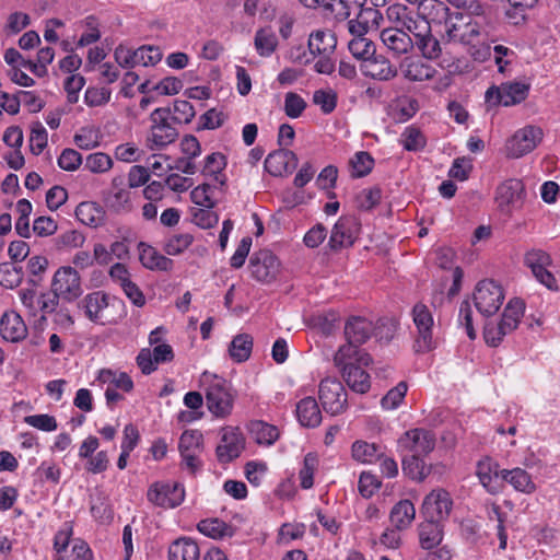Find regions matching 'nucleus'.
<instances>
[{
    "label": "nucleus",
    "instance_id": "1",
    "mask_svg": "<svg viewBox=\"0 0 560 560\" xmlns=\"http://www.w3.org/2000/svg\"><path fill=\"white\" fill-rule=\"evenodd\" d=\"M389 21L400 23L413 36L415 48L428 60H435L442 55V45L432 34L430 24H419L406 5L393 4L386 10Z\"/></svg>",
    "mask_w": 560,
    "mask_h": 560
},
{
    "label": "nucleus",
    "instance_id": "2",
    "mask_svg": "<svg viewBox=\"0 0 560 560\" xmlns=\"http://www.w3.org/2000/svg\"><path fill=\"white\" fill-rule=\"evenodd\" d=\"M374 331L373 323L365 317L351 316L345 325L347 343L341 346L334 357V362L343 363L347 358H354L360 364L369 365L371 355L360 346L365 343Z\"/></svg>",
    "mask_w": 560,
    "mask_h": 560
},
{
    "label": "nucleus",
    "instance_id": "3",
    "mask_svg": "<svg viewBox=\"0 0 560 560\" xmlns=\"http://www.w3.org/2000/svg\"><path fill=\"white\" fill-rule=\"evenodd\" d=\"M200 383L205 389L208 410L217 418H226L232 413L235 395L231 384L217 374L203 372Z\"/></svg>",
    "mask_w": 560,
    "mask_h": 560
},
{
    "label": "nucleus",
    "instance_id": "4",
    "mask_svg": "<svg viewBox=\"0 0 560 560\" xmlns=\"http://www.w3.org/2000/svg\"><path fill=\"white\" fill-rule=\"evenodd\" d=\"M150 127L145 135V148L150 151H161L174 143L178 130L172 121L171 107H158L149 116Z\"/></svg>",
    "mask_w": 560,
    "mask_h": 560
},
{
    "label": "nucleus",
    "instance_id": "5",
    "mask_svg": "<svg viewBox=\"0 0 560 560\" xmlns=\"http://www.w3.org/2000/svg\"><path fill=\"white\" fill-rule=\"evenodd\" d=\"M83 293L81 277L79 272L70 267L62 266L56 270L50 283L48 292V303L50 307H58L60 301L72 303L77 301Z\"/></svg>",
    "mask_w": 560,
    "mask_h": 560
},
{
    "label": "nucleus",
    "instance_id": "6",
    "mask_svg": "<svg viewBox=\"0 0 560 560\" xmlns=\"http://www.w3.org/2000/svg\"><path fill=\"white\" fill-rule=\"evenodd\" d=\"M525 304L521 299L509 301L499 323H488L485 326L483 337L487 345L498 347L506 335L514 331L524 315Z\"/></svg>",
    "mask_w": 560,
    "mask_h": 560
},
{
    "label": "nucleus",
    "instance_id": "7",
    "mask_svg": "<svg viewBox=\"0 0 560 560\" xmlns=\"http://www.w3.org/2000/svg\"><path fill=\"white\" fill-rule=\"evenodd\" d=\"M412 320L417 328L413 349L417 353H425L436 347L433 338L434 319L429 307L419 302L412 307Z\"/></svg>",
    "mask_w": 560,
    "mask_h": 560
},
{
    "label": "nucleus",
    "instance_id": "8",
    "mask_svg": "<svg viewBox=\"0 0 560 560\" xmlns=\"http://www.w3.org/2000/svg\"><path fill=\"white\" fill-rule=\"evenodd\" d=\"M544 131L535 125H527L516 130L506 141L504 150L510 159L522 158L532 151L542 141Z\"/></svg>",
    "mask_w": 560,
    "mask_h": 560
},
{
    "label": "nucleus",
    "instance_id": "9",
    "mask_svg": "<svg viewBox=\"0 0 560 560\" xmlns=\"http://www.w3.org/2000/svg\"><path fill=\"white\" fill-rule=\"evenodd\" d=\"M147 499L156 508L175 509L185 500V488L179 482L155 481L148 488Z\"/></svg>",
    "mask_w": 560,
    "mask_h": 560
},
{
    "label": "nucleus",
    "instance_id": "10",
    "mask_svg": "<svg viewBox=\"0 0 560 560\" xmlns=\"http://www.w3.org/2000/svg\"><path fill=\"white\" fill-rule=\"evenodd\" d=\"M504 301V292L500 284L493 280H481L474 292L476 308L483 316L494 315Z\"/></svg>",
    "mask_w": 560,
    "mask_h": 560
},
{
    "label": "nucleus",
    "instance_id": "11",
    "mask_svg": "<svg viewBox=\"0 0 560 560\" xmlns=\"http://www.w3.org/2000/svg\"><path fill=\"white\" fill-rule=\"evenodd\" d=\"M428 11V15L432 20L444 22L445 24V36L448 42H459L464 24H459L458 21L463 20V13L451 12L447 4L440 0H429L424 7Z\"/></svg>",
    "mask_w": 560,
    "mask_h": 560
},
{
    "label": "nucleus",
    "instance_id": "12",
    "mask_svg": "<svg viewBox=\"0 0 560 560\" xmlns=\"http://www.w3.org/2000/svg\"><path fill=\"white\" fill-rule=\"evenodd\" d=\"M318 396L323 409L337 416L347 410L348 395L342 383L336 378H325L319 384Z\"/></svg>",
    "mask_w": 560,
    "mask_h": 560
},
{
    "label": "nucleus",
    "instance_id": "13",
    "mask_svg": "<svg viewBox=\"0 0 560 560\" xmlns=\"http://www.w3.org/2000/svg\"><path fill=\"white\" fill-rule=\"evenodd\" d=\"M397 446L400 454L427 456L435 447V435L423 428L410 429L398 439Z\"/></svg>",
    "mask_w": 560,
    "mask_h": 560
},
{
    "label": "nucleus",
    "instance_id": "14",
    "mask_svg": "<svg viewBox=\"0 0 560 560\" xmlns=\"http://www.w3.org/2000/svg\"><path fill=\"white\" fill-rule=\"evenodd\" d=\"M249 270L254 279L261 283L273 282L280 271L278 258L267 249L259 250L249 259Z\"/></svg>",
    "mask_w": 560,
    "mask_h": 560
},
{
    "label": "nucleus",
    "instance_id": "15",
    "mask_svg": "<svg viewBox=\"0 0 560 560\" xmlns=\"http://www.w3.org/2000/svg\"><path fill=\"white\" fill-rule=\"evenodd\" d=\"M394 23L395 26L385 27L381 31L380 38L393 56L408 55L415 49L413 36L400 23Z\"/></svg>",
    "mask_w": 560,
    "mask_h": 560
},
{
    "label": "nucleus",
    "instance_id": "16",
    "mask_svg": "<svg viewBox=\"0 0 560 560\" xmlns=\"http://www.w3.org/2000/svg\"><path fill=\"white\" fill-rule=\"evenodd\" d=\"M525 265L530 268L535 278L549 290H557V281L547 269L552 262L548 253L541 249H532L524 257Z\"/></svg>",
    "mask_w": 560,
    "mask_h": 560
},
{
    "label": "nucleus",
    "instance_id": "17",
    "mask_svg": "<svg viewBox=\"0 0 560 560\" xmlns=\"http://www.w3.org/2000/svg\"><path fill=\"white\" fill-rule=\"evenodd\" d=\"M453 508L451 494L442 488L433 489L425 495L422 513L427 518L442 521L448 517Z\"/></svg>",
    "mask_w": 560,
    "mask_h": 560
},
{
    "label": "nucleus",
    "instance_id": "18",
    "mask_svg": "<svg viewBox=\"0 0 560 560\" xmlns=\"http://www.w3.org/2000/svg\"><path fill=\"white\" fill-rule=\"evenodd\" d=\"M245 447V440L238 428H225L215 453L220 463H230L237 458Z\"/></svg>",
    "mask_w": 560,
    "mask_h": 560
},
{
    "label": "nucleus",
    "instance_id": "19",
    "mask_svg": "<svg viewBox=\"0 0 560 560\" xmlns=\"http://www.w3.org/2000/svg\"><path fill=\"white\" fill-rule=\"evenodd\" d=\"M109 305V296L103 291L86 294L78 304L92 323L102 325L113 322L105 313Z\"/></svg>",
    "mask_w": 560,
    "mask_h": 560
},
{
    "label": "nucleus",
    "instance_id": "20",
    "mask_svg": "<svg viewBox=\"0 0 560 560\" xmlns=\"http://www.w3.org/2000/svg\"><path fill=\"white\" fill-rule=\"evenodd\" d=\"M341 372L347 385L355 393L365 394L371 387L370 375L362 369L354 358H347L343 363L335 362Z\"/></svg>",
    "mask_w": 560,
    "mask_h": 560
},
{
    "label": "nucleus",
    "instance_id": "21",
    "mask_svg": "<svg viewBox=\"0 0 560 560\" xmlns=\"http://www.w3.org/2000/svg\"><path fill=\"white\" fill-rule=\"evenodd\" d=\"M19 298L30 316L36 317L40 314V319L46 320L48 315L56 311L55 306L50 307L48 303V292L37 293L34 288H23L19 292Z\"/></svg>",
    "mask_w": 560,
    "mask_h": 560
},
{
    "label": "nucleus",
    "instance_id": "22",
    "mask_svg": "<svg viewBox=\"0 0 560 560\" xmlns=\"http://www.w3.org/2000/svg\"><path fill=\"white\" fill-rule=\"evenodd\" d=\"M359 223L352 217H341L332 228L329 246L331 249H340L351 246L358 235Z\"/></svg>",
    "mask_w": 560,
    "mask_h": 560
},
{
    "label": "nucleus",
    "instance_id": "23",
    "mask_svg": "<svg viewBox=\"0 0 560 560\" xmlns=\"http://www.w3.org/2000/svg\"><path fill=\"white\" fill-rule=\"evenodd\" d=\"M362 73L378 81H389L397 75L396 67L383 55H373L361 65Z\"/></svg>",
    "mask_w": 560,
    "mask_h": 560
},
{
    "label": "nucleus",
    "instance_id": "24",
    "mask_svg": "<svg viewBox=\"0 0 560 560\" xmlns=\"http://www.w3.org/2000/svg\"><path fill=\"white\" fill-rule=\"evenodd\" d=\"M0 335L5 341L19 342L26 338L27 327L14 311H7L0 317Z\"/></svg>",
    "mask_w": 560,
    "mask_h": 560
},
{
    "label": "nucleus",
    "instance_id": "25",
    "mask_svg": "<svg viewBox=\"0 0 560 560\" xmlns=\"http://www.w3.org/2000/svg\"><path fill=\"white\" fill-rule=\"evenodd\" d=\"M298 165V158L293 151L278 150L265 160V168L272 176H281L285 173H292Z\"/></svg>",
    "mask_w": 560,
    "mask_h": 560
},
{
    "label": "nucleus",
    "instance_id": "26",
    "mask_svg": "<svg viewBox=\"0 0 560 560\" xmlns=\"http://www.w3.org/2000/svg\"><path fill=\"white\" fill-rule=\"evenodd\" d=\"M400 69L404 78L411 82L432 80L436 74L434 67L419 58H405L400 65Z\"/></svg>",
    "mask_w": 560,
    "mask_h": 560
},
{
    "label": "nucleus",
    "instance_id": "27",
    "mask_svg": "<svg viewBox=\"0 0 560 560\" xmlns=\"http://www.w3.org/2000/svg\"><path fill=\"white\" fill-rule=\"evenodd\" d=\"M307 46L314 56L332 55L337 46V38L329 30H317L311 33Z\"/></svg>",
    "mask_w": 560,
    "mask_h": 560
},
{
    "label": "nucleus",
    "instance_id": "28",
    "mask_svg": "<svg viewBox=\"0 0 560 560\" xmlns=\"http://www.w3.org/2000/svg\"><path fill=\"white\" fill-rule=\"evenodd\" d=\"M296 417L301 425L316 428L322 422V412L318 404L313 397H305L296 405Z\"/></svg>",
    "mask_w": 560,
    "mask_h": 560
},
{
    "label": "nucleus",
    "instance_id": "29",
    "mask_svg": "<svg viewBox=\"0 0 560 560\" xmlns=\"http://www.w3.org/2000/svg\"><path fill=\"white\" fill-rule=\"evenodd\" d=\"M524 185L520 179H509L497 188L495 199L501 209L515 206L522 200Z\"/></svg>",
    "mask_w": 560,
    "mask_h": 560
},
{
    "label": "nucleus",
    "instance_id": "30",
    "mask_svg": "<svg viewBox=\"0 0 560 560\" xmlns=\"http://www.w3.org/2000/svg\"><path fill=\"white\" fill-rule=\"evenodd\" d=\"M130 201V192L125 186L124 176H115L105 196L106 205L115 211L125 209Z\"/></svg>",
    "mask_w": 560,
    "mask_h": 560
},
{
    "label": "nucleus",
    "instance_id": "31",
    "mask_svg": "<svg viewBox=\"0 0 560 560\" xmlns=\"http://www.w3.org/2000/svg\"><path fill=\"white\" fill-rule=\"evenodd\" d=\"M200 548L190 537H180L168 547V560H199Z\"/></svg>",
    "mask_w": 560,
    "mask_h": 560
},
{
    "label": "nucleus",
    "instance_id": "32",
    "mask_svg": "<svg viewBox=\"0 0 560 560\" xmlns=\"http://www.w3.org/2000/svg\"><path fill=\"white\" fill-rule=\"evenodd\" d=\"M440 521L427 518L419 525V541L421 548L430 550L439 546L443 539L442 526Z\"/></svg>",
    "mask_w": 560,
    "mask_h": 560
},
{
    "label": "nucleus",
    "instance_id": "33",
    "mask_svg": "<svg viewBox=\"0 0 560 560\" xmlns=\"http://www.w3.org/2000/svg\"><path fill=\"white\" fill-rule=\"evenodd\" d=\"M140 261L143 267L151 270L168 271L173 267V260L159 253L150 245L140 244Z\"/></svg>",
    "mask_w": 560,
    "mask_h": 560
},
{
    "label": "nucleus",
    "instance_id": "34",
    "mask_svg": "<svg viewBox=\"0 0 560 560\" xmlns=\"http://www.w3.org/2000/svg\"><path fill=\"white\" fill-rule=\"evenodd\" d=\"M500 477L502 480L509 482L516 491L533 493L536 490V486L530 475L522 468H514L511 470L501 469Z\"/></svg>",
    "mask_w": 560,
    "mask_h": 560
},
{
    "label": "nucleus",
    "instance_id": "35",
    "mask_svg": "<svg viewBox=\"0 0 560 560\" xmlns=\"http://www.w3.org/2000/svg\"><path fill=\"white\" fill-rule=\"evenodd\" d=\"M415 516L416 509L412 502L409 500H401L393 506L389 520L396 529L402 530L411 525Z\"/></svg>",
    "mask_w": 560,
    "mask_h": 560
},
{
    "label": "nucleus",
    "instance_id": "36",
    "mask_svg": "<svg viewBox=\"0 0 560 560\" xmlns=\"http://www.w3.org/2000/svg\"><path fill=\"white\" fill-rule=\"evenodd\" d=\"M528 91L529 85L520 82H512L502 84L500 86V91H495V93L499 95V102L503 106H512L525 101L528 95Z\"/></svg>",
    "mask_w": 560,
    "mask_h": 560
},
{
    "label": "nucleus",
    "instance_id": "37",
    "mask_svg": "<svg viewBox=\"0 0 560 560\" xmlns=\"http://www.w3.org/2000/svg\"><path fill=\"white\" fill-rule=\"evenodd\" d=\"M248 432L257 444L265 446L272 445L279 438L278 428L261 420L250 421Z\"/></svg>",
    "mask_w": 560,
    "mask_h": 560
},
{
    "label": "nucleus",
    "instance_id": "38",
    "mask_svg": "<svg viewBox=\"0 0 560 560\" xmlns=\"http://www.w3.org/2000/svg\"><path fill=\"white\" fill-rule=\"evenodd\" d=\"M254 339L249 334H238L229 346V355L236 363L246 362L252 354Z\"/></svg>",
    "mask_w": 560,
    "mask_h": 560
},
{
    "label": "nucleus",
    "instance_id": "39",
    "mask_svg": "<svg viewBox=\"0 0 560 560\" xmlns=\"http://www.w3.org/2000/svg\"><path fill=\"white\" fill-rule=\"evenodd\" d=\"M402 471L406 476L418 482L423 481L431 472V467L427 466L423 456L401 454Z\"/></svg>",
    "mask_w": 560,
    "mask_h": 560
},
{
    "label": "nucleus",
    "instance_id": "40",
    "mask_svg": "<svg viewBox=\"0 0 560 560\" xmlns=\"http://www.w3.org/2000/svg\"><path fill=\"white\" fill-rule=\"evenodd\" d=\"M77 219L83 224L97 228L104 223L105 212L95 202H81L75 209Z\"/></svg>",
    "mask_w": 560,
    "mask_h": 560
},
{
    "label": "nucleus",
    "instance_id": "41",
    "mask_svg": "<svg viewBox=\"0 0 560 560\" xmlns=\"http://www.w3.org/2000/svg\"><path fill=\"white\" fill-rule=\"evenodd\" d=\"M97 381L107 385V387H114V389H121L127 393L131 392L133 388V382L127 373L116 372L109 369L101 370Z\"/></svg>",
    "mask_w": 560,
    "mask_h": 560
},
{
    "label": "nucleus",
    "instance_id": "42",
    "mask_svg": "<svg viewBox=\"0 0 560 560\" xmlns=\"http://www.w3.org/2000/svg\"><path fill=\"white\" fill-rule=\"evenodd\" d=\"M197 529L212 539H221L233 535L232 526L219 518L202 520L198 523Z\"/></svg>",
    "mask_w": 560,
    "mask_h": 560
},
{
    "label": "nucleus",
    "instance_id": "43",
    "mask_svg": "<svg viewBox=\"0 0 560 560\" xmlns=\"http://www.w3.org/2000/svg\"><path fill=\"white\" fill-rule=\"evenodd\" d=\"M225 155L220 152H213L205 159L202 174L205 176L213 177L214 180L218 182L220 185H224L226 178L225 175L222 174V171L225 168Z\"/></svg>",
    "mask_w": 560,
    "mask_h": 560
},
{
    "label": "nucleus",
    "instance_id": "44",
    "mask_svg": "<svg viewBox=\"0 0 560 560\" xmlns=\"http://www.w3.org/2000/svg\"><path fill=\"white\" fill-rule=\"evenodd\" d=\"M254 44L261 57H269L278 46V38L271 30L261 28L256 32Z\"/></svg>",
    "mask_w": 560,
    "mask_h": 560
},
{
    "label": "nucleus",
    "instance_id": "45",
    "mask_svg": "<svg viewBox=\"0 0 560 560\" xmlns=\"http://www.w3.org/2000/svg\"><path fill=\"white\" fill-rule=\"evenodd\" d=\"M179 453H202L203 435L198 430H186L182 433L178 442Z\"/></svg>",
    "mask_w": 560,
    "mask_h": 560
},
{
    "label": "nucleus",
    "instance_id": "46",
    "mask_svg": "<svg viewBox=\"0 0 560 560\" xmlns=\"http://www.w3.org/2000/svg\"><path fill=\"white\" fill-rule=\"evenodd\" d=\"M374 165V159L369 152H357L350 160L351 176L359 178L370 174Z\"/></svg>",
    "mask_w": 560,
    "mask_h": 560
},
{
    "label": "nucleus",
    "instance_id": "47",
    "mask_svg": "<svg viewBox=\"0 0 560 560\" xmlns=\"http://www.w3.org/2000/svg\"><path fill=\"white\" fill-rule=\"evenodd\" d=\"M348 48L351 55L354 58L362 60V62H364L375 54V46L373 42L366 36L352 38L348 43Z\"/></svg>",
    "mask_w": 560,
    "mask_h": 560
},
{
    "label": "nucleus",
    "instance_id": "48",
    "mask_svg": "<svg viewBox=\"0 0 560 560\" xmlns=\"http://www.w3.org/2000/svg\"><path fill=\"white\" fill-rule=\"evenodd\" d=\"M486 24L479 20H469L464 24L460 43L472 45L487 35Z\"/></svg>",
    "mask_w": 560,
    "mask_h": 560
},
{
    "label": "nucleus",
    "instance_id": "49",
    "mask_svg": "<svg viewBox=\"0 0 560 560\" xmlns=\"http://www.w3.org/2000/svg\"><path fill=\"white\" fill-rule=\"evenodd\" d=\"M408 390L406 382H399L395 387L389 389L381 399V406L385 410H395L402 402Z\"/></svg>",
    "mask_w": 560,
    "mask_h": 560
},
{
    "label": "nucleus",
    "instance_id": "50",
    "mask_svg": "<svg viewBox=\"0 0 560 560\" xmlns=\"http://www.w3.org/2000/svg\"><path fill=\"white\" fill-rule=\"evenodd\" d=\"M48 133L39 121L31 125L30 149L35 155H39L47 147Z\"/></svg>",
    "mask_w": 560,
    "mask_h": 560
},
{
    "label": "nucleus",
    "instance_id": "51",
    "mask_svg": "<svg viewBox=\"0 0 560 560\" xmlns=\"http://www.w3.org/2000/svg\"><path fill=\"white\" fill-rule=\"evenodd\" d=\"M136 67H152L162 59V51L156 46H141L135 49Z\"/></svg>",
    "mask_w": 560,
    "mask_h": 560
},
{
    "label": "nucleus",
    "instance_id": "52",
    "mask_svg": "<svg viewBox=\"0 0 560 560\" xmlns=\"http://www.w3.org/2000/svg\"><path fill=\"white\" fill-rule=\"evenodd\" d=\"M192 240L189 233L172 235L164 244V252L171 256L179 255L191 245Z\"/></svg>",
    "mask_w": 560,
    "mask_h": 560
},
{
    "label": "nucleus",
    "instance_id": "53",
    "mask_svg": "<svg viewBox=\"0 0 560 560\" xmlns=\"http://www.w3.org/2000/svg\"><path fill=\"white\" fill-rule=\"evenodd\" d=\"M306 106L305 100L298 93L288 92L285 94L283 110L288 117L292 119L301 117Z\"/></svg>",
    "mask_w": 560,
    "mask_h": 560
},
{
    "label": "nucleus",
    "instance_id": "54",
    "mask_svg": "<svg viewBox=\"0 0 560 560\" xmlns=\"http://www.w3.org/2000/svg\"><path fill=\"white\" fill-rule=\"evenodd\" d=\"M196 113L194 106L185 100H176L172 109V121L176 124H189Z\"/></svg>",
    "mask_w": 560,
    "mask_h": 560
},
{
    "label": "nucleus",
    "instance_id": "55",
    "mask_svg": "<svg viewBox=\"0 0 560 560\" xmlns=\"http://www.w3.org/2000/svg\"><path fill=\"white\" fill-rule=\"evenodd\" d=\"M352 456L358 462L372 463L378 458V448L375 444L357 441L352 445Z\"/></svg>",
    "mask_w": 560,
    "mask_h": 560
},
{
    "label": "nucleus",
    "instance_id": "56",
    "mask_svg": "<svg viewBox=\"0 0 560 560\" xmlns=\"http://www.w3.org/2000/svg\"><path fill=\"white\" fill-rule=\"evenodd\" d=\"M317 467V457L308 453L304 457L303 467L299 472L300 485L303 489H310L314 485V472Z\"/></svg>",
    "mask_w": 560,
    "mask_h": 560
},
{
    "label": "nucleus",
    "instance_id": "57",
    "mask_svg": "<svg viewBox=\"0 0 560 560\" xmlns=\"http://www.w3.org/2000/svg\"><path fill=\"white\" fill-rule=\"evenodd\" d=\"M24 422L30 427L44 432H52L58 428L56 418L48 413L26 416L24 417Z\"/></svg>",
    "mask_w": 560,
    "mask_h": 560
},
{
    "label": "nucleus",
    "instance_id": "58",
    "mask_svg": "<svg viewBox=\"0 0 560 560\" xmlns=\"http://www.w3.org/2000/svg\"><path fill=\"white\" fill-rule=\"evenodd\" d=\"M112 91L108 88L89 86L84 93V102L90 107H97L110 101Z\"/></svg>",
    "mask_w": 560,
    "mask_h": 560
},
{
    "label": "nucleus",
    "instance_id": "59",
    "mask_svg": "<svg viewBox=\"0 0 560 560\" xmlns=\"http://www.w3.org/2000/svg\"><path fill=\"white\" fill-rule=\"evenodd\" d=\"M84 166L92 173H105L113 166V161L106 153L96 152L86 156Z\"/></svg>",
    "mask_w": 560,
    "mask_h": 560
},
{
    "label": "nucleus",
    "instance_id": "60",
    "mask_svg": "<svg viewBox=\"0 0 560 560\" xmlns=\"http://www.w3.org/2000/svg\"><path fill=\"white\" fill-rule=\"evenodd\" d=\"M313 103L319 106L324 114H330L337 106V94L331 90H317L313 94Z\"/></svg>",
    "mask_w": 560,
    "mask_h": 560
},
{
    "label": "nucleus",
    "instance_id": "61",
    "mask_svg": "<svg viewBox=\"0 0 560 560\" xmlns=\"http://www.w3.org/2000/svg\"><path fill=\"white\" fill-rule=\"evenodd\" d=\"M401 137L402 145L407 151H419L425 145V138L418 128H406Z\"/></svg>",
    "mask_w": 560,
    "mask_h": 560
},
{
    "label": "nucleus",
    "instance_id": "62",
    "mask_svg": "<svg viewBox=\"0 0 560 560\" xmlns=\"http://www.w3.org/2000/svg\"><path fill=\"white\" fill-rule=\"evenodd\" d=\"M72 526L70 523H65L62 527L56 533L54 537V549L57 553V560H65L62 553L66 552L71 536H72Z\"/></svg>",
    "mask_w": 560,
    "mask_h": 560
},
{
    "label": "nucleus",
    "instance_id": "63",
    "mask_svg": "<svg viewBox=\"0 0 560 560\" xmlns=\"http://www.w3.org/2000/svg\"><path fill=\"white\" fill-rule=\"evenodd\" d=\"M74 143L80 149L91 150L100 143L98 131L90 127L81 128L74 136Z\"/></svg>",
    "mask_w": 560,
    "mask_h": 560
},
{
    "label": "nucleus",
    "instance_id": "64",
    "mask_svg": "<svg viewBox=\"0 0 560 560\" xmlns=\"http://www.w3.org/2000/svg\"><path fill=\"white\" fill-rule=\"evenodd\" d=\"M20 270L9 262L0 264V285L9 289L18 287L21 282Z\"/></svg>",
    "mask_w": 560,
    "mask_h": 560
}]
</instances>
